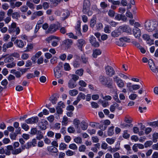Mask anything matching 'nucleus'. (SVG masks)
I'll return each mask as SVG.
<instances>
[{
	"mask_svg": "<svg viewBox=\"0 0 158 158\" xmlns=\"http://www.w3.org/2000/svg\"><path fill=\"white\" fill-rule=\"evenodd\" d=\"M66 35H68L69 37L70 38H73L75 40L77 39V37L76 35H74L73 33L70 32L69 33H67L66 34Z\"/></svg>",
	"mask_w": 158,
	"mask_h": 158,
	"instance_id": "47",
	"label": "nucleus"
},
{
	"mask_svg": "<svg viewBox=\"0 0 158 158\" xmlns=\"http://www.w3.org/2000/svg\"><path fill=\"white\" fill-rule=\"evenodd\" d=\"M37 144L36 140L35 139H32L31 142H28L25 146H22V148L23 149H25V148L28 149L31 146L35 147Z\"/></svg>",
	"mask_w": 158,
	"mask_h": 158,
	"instance_id": "9",
	"label": "nucleus"
},
{
	"mask_svg": "<svg viewBox=\"0 0 158 158\" xmlns=\"http://www.w3.org/2000/svg\"><path fill=\"white\" fill-rule=\"evenodd\" d=\"M153 141L156 143L157 141V139H158V133H155L152 135Z\"/></svg>",
	"mask_w": 158,
	"mask_h": 158,
	"instance_id": "46",
	"label": "nucleus"
},
{
	"mask_svg": "<svg viewBox=\"0 0 158 158\" xmlns=\"http://www.w3.org/2000/svg\"><path fill=\"white\" fill-rule=\"evenodd\" d=\"M33 48V45L31 44H28L27 46L26 49L24 51L25 52H28L32 50Z\"/></svg>",
	"mask_w": 158,
	"mask_h": 158,
	"instance_id": "38",
	"label": "nucleus"
},
{
	"mask_svg": "<svg viewBox=\"0 0 158 158\" xmlns=\"http://www.w3.org/2000/svg\"><path fill=\"white\" fill-rule=\"evenodd\" d=\"M99 81L101 84L105 87L111 88L112 86L113 80L111 78L101 76L99 77Z\"/></svg>",
	"mask_w": 158,
	"mask_h": 158,
	"instance_id": "1",
	"label": "nucleus"
},
{
	"mask_svg": "<svg viewBox=\"0 0 158 158\" xmlns=\"http://www.w3.org/2000/svg\"><path fill=\"white\" fill-rule=\"evenodd\" d=\"M115 140V138H107L106 139V142L109 144L111 145L113 144Z\"/></svg>",
	"mask_w": 158,
	"mask_h": 158,
	"instance_id": "34",
	"label": "nucleus"
},
{
	"mask_svg": "<svg viewBox=\"0 0 158 158\" xmlns=\"http://www.w3.org/2000/svg\"><path fill=\"white\" fill-rule=\"evenodd\" d=\"M22 128L25 131H27L29 129V126L26 123H23L21 125Z\"/></svg>",
	"mask_w": 158,
	"mask_h": 158,
	"instance_id": "56",
	"label": "nucleus"
},
{
	"mask_svg": "<svg viewBox=\"0 0 158 158\" xmlns=\"http://www.w3.org/2000/svg\"><path fill=\"white\" fill-rule=\"evenodd\" d=\"M64 43L66 47L69 48L72 44L73 41L71 39H67L64 41Z\"/></svg>",
	"mask_w": 158,
	"mask_h": 158,
	"instance_id": "32",
	"label": "nucleus"
},
{
	"mask_svg": "<svg viewBox=\"0 0 158 158\" xmlns=\"http://www.w3.org/2000/svg\"><path fill=\"white\" fill-rule=\"evenodd\" d=\"M126 87L129 91H132V83L130 82H128L126 84Z\"/></svg>",
	"mask_w": 158,
	"mask_h": 158,
	"instance_id": "53",
	"label": "nucleus"
},
{
	"mask_svg": "<svg viewBox=\"0 0 158 158\" xmlns=\"http://www.w3.org/2000/svg\"><path fill=\"white\" fill-rule=\"evenodd\" d=\"M121 31L123 32H125L131 34V29L127 25H123L119 27Z\"/></svg>",
	"mask_w": 158,
	"mask_h": 158,
	"instance_id": "13",
	"label": "nucleus"
},
{
	"mask_svg": "<svg viewBox=\"0 0 158 158\" xmlns=\"http://www.w3.org/2000/svg\"><path fill=\"white\" fill-rule=\"evenodd\" d=\"M8 31L10 33L16 32V35H18L20 33V29L19 27H17L16 23L15 22L12 23L8 27Z\"/></svg>",
	"mask_w": 158,
	"mask_h": 158,
	"instance_id": "3",
	"label": "nucleus"
},
{
	"mask_svg": "<svg viewBox=\"0 0 158 158\" xmlns=\"http://www.w3.org/2000/svg\"><path fill=\"white\" fill-rule=\"evenodd\" d=\"M114 127L112 126L110 127L108 131V134L109 136H112L114 134Z\"/></svg>",
	"mask_w": 158,
	"mask_h": 158,
	"instance_id": "39",
	"label": "nucleus"
},
{
	"mask_svg": "<svg viewBox=\"0 0 158 158\" xmlns=\"http://www.w3.org/2000/svg\"><path fill=\"white\" fill-rule=\"evenodd\" d=\"M60 40V38L58 37V39H55L52 42L51 45L53 47H56L59 44V42Z\"/></svg>",
	"mask_w": 158,
	"mask_h": 158,
	"instance_id": "33",
	"label": "nucleus"
},
{
	"mask_svg": "<svg viewBox=\"0 0 158 158\" xmlns=\"http://www.w3.org/2000/svg\"><path fill=\"white\" fill-rule=\"evenodd\" d=\"M55 39H58V37L54 35H51L46 38L45 39V41L48 43H50L54 40H55Z\"/></svg>",
	"mask_w": 158,
	"mask_h": 158,
	"instance_id": "30",
	"label": "nucleus"
},
{
	"mask_svg": "<svg viewBox=\"0 0 158 158\" xmlns=\"http://www.w3.org/2000/svg\"><path fill=\"white\" fill-rule=\"evenodd\" d=\"M150 69L154 73H158V67H156L155 65H152L149 66Z\"/></svg>",
	"mask_w": 158,
	"mask_h": 158,
	"instance_id": "36",
	"label": "nucleus"
},
{
	"mask_svg": "<svg viewBox=\"0 0 158 158\" xmlns=\"http://www.w3.org/2000/svg\"><path fill=\"white\" fill-rule=\"evenodd\" d=\"M38 120V118L36 117H33L30 118H29L25 120V122L27 124H33L35 123H36Z\"/></svg>",
	"mask_w": 158,
	"mask_h": 158,
	"instance_id": "15",
	"label": "nucleus"
},
{
	"mask_svg": "<svg viewBox=\"0 0 158 158\" xmlns=\"http://www.w3.org/2000/svg\"><path fill=\"white\" fill-rule=\"evenodd\" d=\"M47 150L50 152L56 153L58 152V150L56 148L52 146H48Z\"/></svg>",
	"mask_w": 158,
	"mask_h": 158,
	"instance_id": "24",
	"label": "nucleus"
},
{
	"mask_svg": "<svg viewBox=\"0 0 158 158\" xmlns=\"http://www.w3.org/2000/svg\"><path fill=\"white\" fill-rule=\"evenodd\" d=\"M110 27L108 25H106L105 26L104 28V31L106 33H109L111 31L110 29Z\"/></svg>",
	"mask_w": 158,
	"mask_h": 158,
	"instance_id": "51",
	"label": "nucleus"
},
{
	"mask_svg": "<svg viewBox=\"0 0 158 158\" xmlns=\"http://www.w3.org/2000/svg\"><path fill=\"white\" fill-rule=\"evenodd\" d=\"M13 44L12 42H9L7 43L4 44L2 47L3 51L6 52L8 48L13 47Z\"/></svg>",
	"mask_w": 158,
	"mask_h": 158,
	"instance_id": "16",
	"label": "nucleus"
},
{
	"mask_svg": "<svg viewBox=\"0 0 158 158\" xmlns=\"http://www.w3.org/2000/svg\"><path fill=\"white\" fill-rule=\"evenodd\" d=\"M85 41L83 39H80L77 40V44L78 48L82 50V47L85 45Z\"/></svg>",
	"mask_w": 158,
	"mask_h": 158,
	"instance_id": "21",
	"label": "nucleus"
},
{
	"mask_svg": "<svg viewBox=\"0 0 158 158\" xmlns=\"http://www.w3.org/2000/svg\"><path fill=\"white\" fill-rule=\"evenodd\" d=\"M90 2L89 0H84L83 2L82 11L85 14L90 16L93 14V11L90 10Z\"/></svg>",
	"mask_w": 158,
	"mask_h": 158,
	"instance_id": "2",
	"label": "nucleus"
},
{
	"mask_svg": "<svg viewBox=\"0 0 158 158\" xmlns=\"http://www.w3.org/2000/svg\"><path fill=\"white\" fill-rule=\"evenodd\" d=\"M42 54V53L41 51H38L34 55L32 56L31 60L33 63L35 64L36 63L37 59Z\"/></svg>",
	"mask_w": 158,
	"mask_h": 158,
	"instance_id": "18",
	"label": "nucleus"
},
{
	"mask_svg": "<svg viewBox=\"0 0 158 158\" xmlns=\"http://www.w3.org/2000/svg\"><path fill=\"white\" fill-rule=\"evenodd\" d=\"M21 57L23 60H26L28 58L29 55L27 53H23Z\"/></svg>",
	"mask_w": 158,
	"mask_h": 158,
	"instance_id": "64",
	"label": "nucleus"
},
{
	"mask_svg": "<svg viewBox=\"0 0 158 158\" xmlns=\"http://www.w3.org/2000/svg\"><path fill=\"white\" fill-rule=\"evenodd\" d=\"M76 82L70 79L68 83V86L71 89H73L76 86Z\"/></svg>",
	"mask_w": 158,
	"mask_h": 158,
	"instance_id": "27",
	"label": "nucleus"
},
{
	"mask_svg": "<svg viewBox=\"0 0 158 158\" xmlns=\"http://www.w3.org/2000/svg\"><path fill=\"white\" fill-rule=\"evenodd\" d=\"M102 53V51L98 49H94L93 51V56L94 58H96L97 56L100 55Z\"/></svg>",
	"mask_w": 158,
	"mask_h": 158,
	"instance_id": "25",
	"label": "nucleus"
},
{
	"mask_svg": "<svg viewBox=\"0 0 158 158\" xmlns=\"http://www.w3.org/2000/svg\"><path fill=\"white\" fill-rule=\"evenodd\" d=\"M61 0H51V4L53 6H56L60 2Z\"/></svg>",
	"mask_w": 158,
	"mask_h": 158,
	"instance_id": "55",
	"label": "nucleus"
},
{
	"mask_svg": "<svg viewBox=\"0 0 158 158\" xmlns=\"http://www.w3.org/2000/svg\"><path fill=\"white\" fill-rule=\"evenodd\" d=\"M86 147L85 145H82L80 146L79 148V151L80 152H84L86 149Z\"/></svg>",
	"mask_w": 158,
	"mask_h": 158,
	"instance_id": "59",
	"label": "nucleus"
},
{
	"mask_svg": "<svg viewBox=\"0 0 158 158\" xmlns=\"http://www.w3.org/2000/svg\"><path fill=\"white\" fill-rule=\"evenodd\" d=\"M49 100L53 104H56L57 101L56 98L53 96H52L50 98Z\"/></svg>",
	"mask_w": 158,
	"mask_h": 158,
	"instance_id": "48",
	"label": "nucleus"
},
{
	"mask_svg": "<svg viewBox=\"0 0 158 158\" xmlns=\"http://www.w3.org/2000/svg\"><path fill=\"white\" fill-rule=\"evenodd\" d=\"M74 141L77 144H81L82 143V139L80 137L75 138L74 139Z\"/></svg>",
	"mask_w": 158,
	"mask_h": 158,
	"instance_id": "41",
	"label": "nucleus"
},
{
	"mask_svg": "<svg viewBox=\"0 0 158 158\" xmlns=\"http://www.w3.org/2000/svg\"><path fill=\"white\" fill-rule=\"evenodd\" d=\"M4 55L6 56V57H4V62L5 63H9L12 62L14 60V59L12 57L10 54Z\"/></svg>",
	"mask_w": 158,
	"mask_h": 158,
	"instance_id": "22",
	"label": "nucleus"
},
{
	"mask_svg": "<svg viewBox=\"0 0 158 158\" xmlns=\"http://www.w3.org/2000/svg\"><path fill=\"white\" fill-rule=\"evenodd\" d=\"M99 102L102 103V106L104 107H106L109 105L108 102L107 101H106L105 100L102 101L101 100H99Z\"/></svg>",
	"mask_w": 158,
	"mask_h": 158,
	"instance_id": "52",
	"label": "nucleus"
},
{
	"mask_svg": "<svg viewBox=\"0 0 158 158\" xmlns=\"http://www.w3.org/2000/svg\"><path fill=\"white\" fill-rule=\"evenodd\" d=\"M68 123V118L66 116H64L63 118L62 121V125H66Z\"/></svg>",
	"mask_w": 158,
	"mask_h": 158,
	"instance_id": "40",
	"label": "nucleus"
},
{
	"mask_svg": "<svg viewBox=\"0 0 158 158\" xmlns=\"http://www.w3.org/2000/svg\"><path fill=\"white\" fill-rule=\"evenodd\" d=\"M133 33L135 37L139 39L141 36V33L140 29L138 27H134L132 30Z\"/></svg>",
	"mask_w": 158,
	"mask_h": 158,
	"instance_id": "10",
	"label": "nucleus"
},
{
	"mask_svg": "<svg viewBox=\"0 0 158 158\" xmlns=\"http://www.w3.org/2000/svg\"><path fill=\"white\" fill-rule=\"evenodd\" d=\"M22 152V149L21 148H19L13 151L12 153L13 154L16 155L19 154Z\"/></svg>",
	"mask_w": 158,
	"mask_h": 158,
	"instance_id": "58",
	"label": "nucleus"
},
{
	"mask_svg": "<svg viewBox=\"0 0 158 158\" xmlns=\"http://www.w3.org/2000/svg\"><path fill=\"white\" fill-rule=\"evenodd\" d=\"M145 26L146 29L148 31H152L155 28L154 22L153 21H147Z\"/></svg>",
	"mask_w": 158,
	"mask_h": 158,
	"instance_id": "7",
	"label": "nucleus"
},
{
	"mask_svg": "<svg viewBox=\"0 0 158 158\" xmlns=\"http://www.w3.org/2000/svg\"><path fill=\"white\" fill-rule=\"evenodd\" d=\"M105 72L106 74L109 76L112 77L115 73L113 68L111 66L107 65L105 68Z\"/></svg>",
	"mask_w": 158,
	"mask_h": 158,
	"instance_id": "6",
	"label": "nucleus"
},
{
	"mask_svg": "<svg viewBox=\"0 0 158 158\" xmlns=\"http://www.w3.org/2000/svg\"><path fill=\"white\" fill-rule=\"evenodd\" d=\"M131 39L128 37L123 36L120 38L118 42H116L117 44L120 46H123L124 45V42H130Z\"/></svg>",
	"mask_w": 158,
	"mask_h": 158,
	"instance_id": "5",
	"label": "nucleus"
},
{
	"mask_svg": "<svg viewBox=\"0 0 158 158\" xmlns=\"http://www.w3.org/2000/svg\"><path fill=\"white\" fill-rule=\"evenodd\" d=\"M81 123L80 120L77 118L74 119L73 121V124L78 133H80L81 132V130L80 126Z\"/></svg>",
	"mask_w": 158,
	"mask_h": 158,
	"instance_id": "8",
	"label": "nucleus"
},
{
	"mask_svg": "<svg viewBox=\"0 0 158 158\" xmlns=\"http://www.w3.org/2000/svg\"><path fill=\"white\" fill-rule=\"evenodd\" d=\"M64 69L65 71H69L71 69L69 64L68 63H65L64 64Z\"/></svg>",
	"mask_w": 158,
	"mask_h": 158,
	"instance_id": "49",
	"label": "nucleus"
},
{
	"mask_svg": "<svg viewBox=\"0 0 158 158\" xmlns=\"http://www.w3.org/2000/svg\"><path fill=\"white\" fill-rule=\"evenodd\" d=\"M140 88V86L137 84H134L132 85V90H136L139 89Z\"/></svg>",
	"mask_w": 158,
	"mask_h": 158,
	"instance_id": "60",
	"label": "nucleus"
},
{
	"mask_svg": "<svg viewBox=\"0 0 158 158\" xmlns=\"http://www.w3.org/2000/svg\"><path fill=\"white\" fill-rule=\"evenodd\" d=\"M69 12L68 10H62L61 12L60 16L62 20H64L68 16Z\"/></svg>",
	"mask_w": 158,
	"mask_h": 158,
	"instance_id": "20",
	"label": "nucleus"
},
{
	"mask_svg": "<svg viewBox=\"0 0 158 158\" xmlns=\"http://www.w3.org/2000/svg\"><path fill=\"white\" fill-rule=\"evenodd\" d=\"M115 12L111 10H110L108 11V15L110 17H113L114 16L115 14Z\"/></svg>",
	"mask_w": 158,
	"mask_h": 158,
	"instance_id": "50",
	"label": "nucleus"
},
{
	"mask_svg": "<svg viewBox=\"0 0 158 158\" xmlns=\"http://www.w3.org/2000/svg\"><path fill=\"white\" fill-rule=\"evenodd\" d=\"M141 127V130L139 131V129L138 127H135L133 128V131L135 134H138L139 136L144 135V132L143 130L145 128V126L143 125L142 123L139 124Z\"/></svg>",
	"mask_w": 158,
	"mask_h": 158,
	"instance_id": "4",
	"label": "nucleus"
},
{
	"mask_svg": "<svg viewBox=\"0 0 158 158\" xmlns=\"http://www.w3.org/2000/svg\"><path fill=\"white\" fill-rule=\"evenodd\" d=\"M16 65V64L14 62H12L11 63L8 64H6V66L9 68H12L15 67Z\"/></svg>",
	"mask_w": 158,
	"mask_h": 158,
	"instance_id": "54",
	"label": "nucleus"
},
{
	"mask_svg": "<svg viewBox=\"0 0 158 158\" xmlns=\"http://www.w3.org/2000/svg\"><path fill=\"white\" fill-rule=\"evenodd\" d=\"M67 145L64 143H61L59 146V149L60 150H64L67 148Z\"/></svg>",
	"mask_w": 158,
	"mask_h": 158,
	"instance_id": "37",
	"label": "nucleus"
},
{
	"mask_svg": "<svg viewBox=\"0 0 158 158\" xmlns=\"http://www.w3.org/2000/svg\"><path fill=\"white\" fill-rule=\"evenodd\" d=\"M114 79L116 82L118 86L120 88H122L124 86V81L122 79L118 78L117 77H115Z\"/></svg>",
	"mask_w": 158,
	"mask_h": 158,
	"instance_id": "12",
	"label": "nucleus"
},
{
	"mask_svg": "<svg viewBox=\"0 0 158 158\" xmlns=\"http://www.w3.org/2000/svg\"><path fill=\"white\" fill-rule=\"evenodd\" d=\"M96 23V18L93 17L91 19L90 22V26L92 28H93Z\"/></svg>",
	"mask_w": 158,
	"mask_h": 158,
	"instance_id": "35",
	"label": "nucleus"
},
{
	"mask_svg": "<svg viewBox=\"0 0 158 158\" xmlns=\"http://www.w3.org/2000/svg\"><path fill=\"white\" fill-rule=\"evenodd\" d=\"M76 73L81 76L83 74V70L82 69L77 70L76 71Z\"/></svg>",
	"mask_w": 158,
	"mask_h": 158,
	"instance_id": "57",
	"label": "nucleus"
},
{
	"mask_svg": "<svg viewBox=\"0 0 158 158\" xmlns=\"http://www.w3.org/2000/svg\"><path fill=\"white\" fill-rule=\"evenodd\" d=\"M69 148L70 149L73 150H77L78 148V147L77 145L75 144L74 143L70 144L69 145Z\"/></svg>",
	"mask_w": 158,
	"mask_h": 158,
	"instance_id": "42",
	"label": "nucleus"
},
{
	"mask_svg": "<svg viewBox=\"0 0 158 158\" xmlns=\"http://www.w3.org/2000/svg\"><path fill=\"white\" fill-rule=\"evenodd\" d=\"M75 128L73 127H70L68 129V132L69 133H73L75 131Z\"/></svg>",
	"mask_w": 158,
	"mask_h": 158,
	"instance_id": "62",
	"label": "nucleus"
},
{
	"mask_svg": "<svg viewBox=\"0 0 158 158\" xmlns=\"http://www.w3.org/2000/svg\"><path fill=\"white\" fill-rule=\"evenodd\" d=\"M48 122L45 120H43L39 124V127L42 130H45L47 128V125Z\"/></svg>",
	"mask_w": 158,
	"mask_h": 158,
	"instance_id": "23",
	"label": "nucleus"
},
{
	"mask_svg": "<svg viewBox=\"0 0 158 158\" xmlns=\"http://www.w3.org/2000/svg\"><path fill=\"white\" fill-rule=\"evenodd\" d=\"M69 94L72 96H75L77 95L78 93V91L76 89H73L69 91Z\"/></svg>",
	"mask_w": 158,
	"mask_h": 158,
	"instance_id": "31",
	"label": "nucleus"
},
{
	"mask_svg": "<svg viewBox=\"0 0 158 158\" xmlns=\"http://www.w3.org/2000/svg\"><path fill=\"white\" fill-rule=\"evenodd\" d=\"M121 34V30L119 27L117 29L113 31L111 33V36L114 38L118 37Z\"/></svg>",
	"mask_w": 158,
	"mask_h": 158,
	"instance_id": "17",
	"label": "nucleus"
},
{
	"mask_svg": "<svg viewBox=\"0 0 158 158\" xmlns=\"http://www.w3.org/2000/svg\"><path fill=\"white\" fill-rule=\"evenodd\" d=\"M89 41L92 45L95 47H98L99 46V43L96 41V39L93 35L91 36Z\"/></svg>",
	"mask_w": 158,
	"mask_h": 158,
	"instance_id": "14",
	"label": "nucleus"
},
{
	"mask_svg": "<svg viewBox=\"0 0 158 158\" xmlns=\"http://www.w3.org/2000/svg\"><path fill=\"white\" fill-rule=\"evenodd\" d=\"M65 153L66 155L68 156H72L75 154V153L74 152L69 149L68 150L65 152Z\"/></svg>",
	"mask_w": 158,
	"mask_h": 158,
	"instance_id": "43",
	"label": "nucleus"
},
{
	"mask_svg": "<svg viewBox=\"0 0 158 158\" xmlns=\"http://www.w3.org/2000/svg\"><path fill=\"white\" fill-rule=\"evenodd\" d=\"M116 109H118L119 110H121L122 109V107H119L118 104L115 102L113 103L110 106V110L111 112H114Z\"/></svg>",
	"mask_w": 158,
	"mask_h": 158,
	"instance_id": "19",
	"label": "nucleus"
},
{
	"mask_svg": "<svg viewBox=\"0 0 158 158\" xmlns=\"http://www.w3.org/2000/svg\"><path fill=\"white\" fill-rule=\"evenodd\" d=\"M16 46L19 48H22L24 46V44L23 41L20 40H17L14 42Z\"/></svg>",
	"mask_w": 158,
	"mask_h": 158,
	"instance_id": "26",
	"label": "nucleus"
},
{
	"mask_svg": "<svg viewBox=\"0 0 158 158\" xmlns=\"http://www.w3.org/2000/svg\"><path fill=\"white\" fill-rule=\"evenodd\" d=\"M21 11L23 12H25L28 10V7L26 6H23L20 8Z\"/></svg>",
	"mask_w": 158,
	"mask_h": 158,
	"instance_id": "63",
	"label": "nucleus"
},
{
	"mask_svg": "<svg viewBox=\"0 0 158 158\" xmlns=\"http://www.w3.org/2000/svg\"><path fill=\"white\" fill-rule=\"evenodd\" d=\"M61 68V67L57 66L54 69V71L55 76L57 78H59L60 77L62 76Z\"/></svg>",
	"mask_w": 158,
	"mask_h": 158,
	"instance_id": "11",
	"label": "nucleus"
},
{
	"mask_svg": "<svg viewBox=\"0 0 158 158\" xmlns=\"http://www.w3.org/2000/svg\"><path fill=\"white\" fill-rule=\"evenodd\" d=\"M80 126L82 130H85L87 128L88 125L85 121H83L81 122Z\"/></svg>",
	"mask_w": 158,
	"mask_h": 158,
	"instance_id": "29",
	"label": "nucleus"
},
{
	"mask_svg": "<svg viewBox=\"0 0 158 158\" xmlns=\"http://www.w3.org/2000/svg\"><path fill=\"white\" fill-rule=\"evenodd\" d=\"M138 97V95L135 94H131L129 96V98L131 100H135Z\"/></svg>",
	"mask_w": 158,
	"mask_h": 158,
	"instance_id": "44",
	"label": "nucleus"
},
{
	"mask_svg": "<svg viewBox=\"0 0 158 158\" xmlns=\"http://www.w3.org/2000/svg\"><path fill=\"white\" fill-rule=\"evenodd\" d=\"M12 16L13 19H17L20 17V16L19 13L15 12L12 14Z\"/></svg>",
	"mask_w": 158,
	"mask_h": 158,
	"instance_id": "45",
	"label": "nucleus"
},
{
	"mask_svg": "<svg viewBox=\"0 0 158 158\" xmlns=\"http://www.w3.org/2000/svg\"><path fill=\"white\" fill-rule=\"evenodd\" d=\"M57 30L56 25L55 24L51 25L48 28V32L52 33L55 32Z\"/></svg>",
	"mask_w": 158,
	"mask_h": 158,
	"instance_id": "28",
	"label": "nucleus"
},
{
	"mask_svg": "<svg viewBox=\"0 0 158 158\" xmlns=\"http://www.w3.org/2000/svg\"><path fill=\"white\" fill-rule=\"evenodd\" d=\"M152 144V141L149 140L147 141L144 143V146L145 148H147L151 146Z\"/></svg>",
	"mask_w": 158,
	"mask_h": 158,
	"instance_id": "61",
	"label": "nucleus"
}]
</instances>
